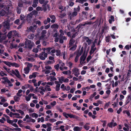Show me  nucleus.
Listing matches in <instances>:
<instances>
[{
  "instance_id": "f257e3e1",
  "label": "nucleus",
  "mask_w": 131,
  "mask_h": 131,
  "mask_svg": "<svg viewBox=\"0 0 131 131\" xmlns=\"http://www.w3.org/2000/svg\"><path fill=\"white\" fill-rule=\"evenodd\" d=\"M34 43L32 42L30 40H28L25 42V48H28L29 49H31Z\"/></svg>"
},
{
  "instance_id": "f03ea898",
  "label": "nucleus",
  "mask_w": 131,
  "mask_h": 131,
  "mask_svg": "<svg viewBox=\"0 0 131 131\" xmlns=\"http://www.w3.org/2000/svg\"><path fill=\"white\" fill-rule=\"evenodd\" d=\"M59 81L60 83H62L63 82L65 83H68L69 82V80L67 78H65L63 76H61L60 78H59Z\"/></svg>"
},
{
  "instance_id": "7ed1b4c3",
  "label": "nucleus",
  "mask_w": 131,
  "mask_h": 131,
  "mask_svg": "<svg viewBox=\"0 0 131 131\" xmlns=\"http://www.w3.org/2000/svg\"><path fill=\"white\" fill-rule=\"evenodd\" d=\"M72 73L74 74L75 76L77 77L80 74L79 69L78 68L74 67L72 70Z\"/></svg>"
},
{
  "instance_id": "20e7f679",
  "label": "nucleus",
  "mask_w": 131,
  "mask_h": 131,
  "mask_svg": "<svg viewBox=\"0 0 131 131\" xmlns=\"http://www.w3.org/2000/svg\"><path fill=\"white\" fill-rule=\"evenodd\" d=\"M83 47H82L81 48L80 52H78V53H77L76 52H75L74 53V54L76 53L77 54L76 56L74 59V61L75 62H77V61H78L79 57L81 55V54L83 52Z\"/></svg>"
},
{
  "instance_id": "39448f33",
  "label": "nucleus",
  "mask_w": 131,
  "mask_h": 131,
  "mask_svg": "<svg viewBox=\"0 0 131 131\" xmlns=\"http://www.w3.org/2000/svg\"><path fill=\"white\" fill-rule=\"evenodd\" d=\"M59 63L60 66L59 69L60 70L63 71L64 70H67L68 69V67H64V64L61 61H59Z\"/></svg>"
},
{
  "instance_id": "423d86ee",
  "label": "nucleus",
  "mask_w": 131,
  "mask_h": 131,
  "mask_svg": "<svg viewBox=\"0 0 131 131\" xmlns=\"http://www.w3.org/2000/svg\"><path fill=\"white\" fill-rule=\"evenodd\" d=\"M47 54L45 53V52H43L39 55V57L41 59L44 60L45 59V58L47 57Z\"/></svg>"
},
{
  "instance_id": "0eeeda50",
  "label": "nucleus",
  "mask_w": 131,
  "mask_h": 131,
  "mask_svg": "<svg viewBox=\"0 0 131 131\" xmlns=\"http://www.w3.org/2000/svg\"><path fill=\"white\" fill-rule=\"evenodd\" d=\"M86 58V56H85L84 54L81 56L80 59V64H82L85 63V60Z\"/></svg>"
},
{
  "instance_id": "6e6552de",
  "label": "nucleus",
  "mask_w": 131,
  "mask_h": 131,
  "mask_svg": "<svg viewBox=\"0 0 131 131\" xmlns=\"http://www.w3.org/2000/svg\"><path fill=\"white\" fill-rule=\"evenodd\" d=\"M47 79L48 81L50 80V81L56 80L57 79L54 76H52L50 75H48L47 77Z\"/></svg>"
},
{
  "instance_id": "1a4fd4ad",
  "label": "nucleus",
  "mask_w": 131,
  "mask_h": 131,
  "mask_svg": "<svg viewBox=\"0 0 131 131\" xmlns=\"http://www.w3.org/2000/svg\"><path fill=\"white\" fill-rule=\"evenodd\" d=\"M7 122L9 124H11L12 126L15 127H18V125L16 123H13V120L9 119L7 121Z\"/></svg>"
},
{
  "instance_id": "9d476101",
  "label": "nucleus",
  "mask_w": 131,
  "mask_h": 131,
  "mask_svg": "<svg viewBox=\"0 0 131 131\" xmlns=\"http://www.w3.org/2000/svg\"><path fill=\"white\" fill-rule=\"evenodd\" d=\"M3 25L4 27L6 29H8L9 28V23L8 20L4 22Z\"/></svg>"
},
{
  "instance_id": "9b49d317",
  "label": "nucleus",
  "mask_w": 131,
  "mask_h": 131,
  "mask_svg": "<svg viewBox=\"0 0 131 131\" xmlns=\"http://www.w3.org/2000/svg\"><path fill=\"white\" fill-rule=\"evenodd\" d=\"M39 89L41 90V91H39L40 92V93L42 95H43V92H45V88H44V87L43 86H41L39 87Z\"/></svg>"
},
{
  "instance_id": "f8f14e48",
  "label": "nucleus",
  "mask_w": 131,
  "mask_h": 131,
  "mask_svg": "<svg viewBox=\"0 0 131 131\" xmlns=\"http://www.w3.org/2000/svg\"><path fill=\"white\" fill-rule=\"evenodd\" d=\"M77 14V13L76 11H74L72 14H70L69 16L70 17L71 19L72 18L76 16Z\"/></svg>"
},
{
  "instance_id": "ddd939ff",
  "label": "nucleus",
  "mask_w": 131,
  "mask_h": 131,
  "mask_svg": "<svg viewBox=\"0 0 131 131\" xmlns=\"http://www.w3.org/2000/svg\"><path fill=\"white\" fill-rule=\"evenodd\" d=\"M15 71L16 72L15 74L16 77L19 78H20L21 76L20 75L19 72L17 70H15Z\"/></svg>"
},
{
  "instance_id": "4468645a",
  "label": "nucleus",
  "mask_w": 131,
  "mask_h": 131,
  "mask_svg": "<svg viewBox=\"0 0 131 131\" xmlns=\"http://www.w3.org/2000/svg\"><path fill=\"white\" fill-rule=\"evenodd\" d=\"M24 64L25 65H27L26 67L29 69H30V68H31L32 66V64L29 63L28 62H25Z\"/></svg>"
},
{
  "instance_id": "2eb2a0df",
  "label": "nucleus",
  "mask_w": 131,
  "mask_h": 131,
  "mask_svg": "<svg viewBox=\"0 0 131 131\" xmlns=\"http://www.w3.org/2000/svg\"><path fill=\"white\" fill-rule=\"evenodd\" d=\"M82 129L81 127H80L78 126L74 127L73 128V130L74 131H81Z\"/></svg>"
},
{
  "instance_id": "dca6fc26",
  "label": "nucleus",
  "mask_w": 131,
  "mask_h": 131,
  "mask_svg": "<svg viewBox=\"0 0 131 131\" xmlns=\"http://www.w3.org/2000/svg\"><path fill=\"white\" fill-rule=\"evenodd\" d=\"M131 100V94H130L127 96V99L126 101V104H128Z\"/></svg>"
},
{
  "instance_id": "f3484780",
  "label": "nucleus",
  "mask_w": 131,
  "mask_h": 131,
  "mask_svg": "<svg viewBox=\"0 0 131 131\" xmlns=\"http://www.w3.org/2000/svg\"><path fill=\"white\" fill-rule=\"evenodd\" d=\"M60 32L61 33L60 34V36L61 37H62V38L63 39L65 40L66 39V38L64 36H63V35H64V32H63V31L61 29L60 30Z\"/></svg>"
},
{
  "instance_id": "a211bd4d",
  "label": "nucleus",
  "mask_w": 131,
  "mask_h": 131,
  "mask_svg": "<svg viewBox=\"0 0 131 131\" xmlns=\"http://www.w3.org/2000/svg\"><path fill=\"white\" fill-rule=\"evenodd\" d=\"M37 73L34 72L32 73V74L29 75V78L30 79H31L33 78H35L36 77L37 75Z\"/></svg>"
},
{
  "instance_id": "6ab92c4d",
  "label": "nucleus",
  "mask_w": 131,
  "mask_h": 131,
  "mask_svg": "<svg viewBox=\"0 0 131 131\" xmlns=\"http://www.w3.org/2000/svg\"><path fill=\"white\" fill-rule=\"evenodd\" d=\"M23 91V90L21 89L19 90L18 91V92L17 93V95L19 97L21 96L22 95V94H21V93Z\"/></svg>"
},
{
  "instance_id": "aec40b11",
  "label": "nucleus",
  "mask_w": 131,
  "mask_h": 131,
  "mask_svg": "<svg viewBox=\"0 0 131 131\" xmlns=\"http://www.w3.org/2000/svg\"><path fill=\"white\" fill-rule=\"evenodd\" d=\"M29 84H25L21 87V89L23 90H25L29 88Z\"/></svg>"
},
{
  "instance_id": "412c9836",
  "label": "nucleus",
  "mask_w": 131,
  "mask_h": 131,
  "mask_svg": "<svg viewBox=\"0 0 131 131\" xmlns=\"http://www.w3.org/2000/svg\"><path fill=\"white\" fill-rule=\"evenodd\" d=\"M38 0H34L32 6L34 7H36L38 3Z\"/></svg>"
},
{
  "instance_id": "4be33fe9",
  "label": "nucleus",
  "mask_w": 131,
  "mask_h": 131,
  "mask_svg": "<svg viewBox=\"0 0 131 131\" xmlns=\"http://www.w3.org/2000/svg\"><path fill=\"white\" fill-rule=\"evenodd\" d=\"M30 69L26 67H25L24 69V72L26 74H28L29 73Z\"/></svg>"
},
{
  "instance_id": "5701e85b",
  "label": "nucleus",
  "mask_w": 131,
  "mask_h": 131,
  "mask_svg": "<svg viewBox=\"0 0 131 131\" xmlns=\"http://www.w3.org/2000/svg\"><path fill=\"white\" fill-rule=\"evenodd\" d=\"M96 47H95L94 48L91 47V50L90 52V55H91L93 53V52L96 50Z\"/></svg>"
},
{
  "instance_id": "b1692460",
  "label": "nucleus",
  "mask_w": 131,
  "mask_h": 131,
  "mask_svg": "<svg viewBox=\"0 0 131 131\" xmlns=\"http://www.w3.org/2000/svg\"><path fill=\"white\" fill-rule=\"evenodd\" d=\"M3 62L6 65L9 67H10L12 66V62L8 61H3Z\"/></svg>"
},
{
  "instance_id": "393cba45",
  "label": "nucleus",
  "mask_w": 131,
  "mask_h": 131,
  "mask_svg": "<svg viewBox=\"0 0 131 131\" xmlns=\"http://www.w3.org/2000/svg\"><path fill=\"white\" fill-rule=\"evenodd\" d=\"M45 91H51V89L50 88V86L48 85H46L45 86Z\"/></svg>"
},
{
  "instance_id": "a878e982",
  "label": "nucleus",
  "mask_w": 131,
  "mask_h": 131,
  "mask_svg": "<svg viewBox=\"0 0 131 131\" xmlns=\"http://www.w3.org/2000/svg\"><path fill=\"white\" fill-rule=\"evenodd\" d=\"M114 21V17L111 15L110 16V19L109 20V22L110 24H111L112 21Z\"/></svg>"
},
{
  "instance_id": "bb28decb",
  "label": "nucleus",
  "mask_w": 131,
  "mask_h": 131,
  "mask_svg": "<svg viewBox=\"0 0 131 131\" xmlns=\"http://www.w3.org/2000/svg\"><path fill=\"white\" fill-rule=\"evenodd\" d=\"M2 79L4 80V82H3V83H4L5 82H8L9 83V80L8 78L7 77H3Z\"/></svg>"
},
{
  "instance_id": "cd10ccee",
  "label": "nucleus",
  "mask_w": 131,
  "mask_h": 131,
  "mask_svg": "<svg viewBox=\"0 0 131 131\" xmlns=\"http://www.w3.org/2000/svg\"><path fill=\"white\" fill-rule=\"evenodd\" d=\"M38 122L39 123L41 121V122H43L45 121L44 118L43 117H41L40 118H38L37 119Z\"/></svg>"
},
{
  "instance_id": "c85d7f7f",
  "label": "nucleus",
  "mask_w": 131,
  "mask_h": 131,
  "mask_svg": "<svg viewBox=\"0 0 131 131\" xmlns=\"http://www.w3.org/2000/svg\"><path fill=\"white\" fill-rule=\"evenodd\" d=\"M30 115L32 117H35V118H37L38 117V115L35 113H33L31 115Z\"/></svg>"
},
{
  "instance_id": "c756f323",
  "label": "nucleus",
  "mask_w": 131,
  "mask_h": 131,
  "mask_svg": "<svg viewBox=\"0 0 131 131\" xmlns=\"http://www.w3.org/2000/svg\"><path fill=\"white\" fill-rule=\"evenodd\" d=\"M69 117L70 118H73L76 119H78V116L71 114H69Z\"/></svg>"
},
{
  "instance_id": "7c9ffc66",
  "label": "nucleus",
  "mask_w": 131,
  "mask_h": 131,
  "mask_svg": "<svg viewBox=\"0 0 131 131\" xmlns=\"http://www.w3.org/2000/svg\"><path fill=\"white\" fill-rule=\"evenodd\" d=\"M39 3L41 4H42L43 3L45 5H46L47 3V0H39Z\"/></svg>"
},
{
  "instance_id": "2f4dec72",
  "label": "nucleus",
  "mask_w": 131,
  "mask_h": 131,
  "mask_svg": "<svg viewBox=\"0 0 131 131\" xmlns=\"http://www.w3.org/2000/svg\"><path fill=\"white\" fill-rule=\"evenodd\" d=\"M16 111L19 113L21 115H25V113L24 112L20 110H16Z\"/></svg>"
},
{
  "instance_id": "473e14b6",
  "label": "nucleus",
  "mask_w": 131,
  "mask_h": 131,
  "mask_svg": "<svg viewBox=\"0 0 131 131\" xmlns=\"http://www.w3.org/2000/svg\"><path fill=\"white\" fill-rule=\"evenodd\" d=\"M11 66L15 67H19V65L15 63H12Z\"/></svg>"
},
{
  "instance_id": "72a5a7b5",
  "label": "nucleus",
  "mask_w": 131,
  "mask_h": 131,
  "mask_svg": "<svg viewBox=\"0 0 131 131\" xmlns=\"http://www.w3.org/2000/svg\"><path fill=\"white\" fill-rule=\"evenodd\" d=\"M123 113L124 114L126 113L128 116H130V113L127 110H124L123 111Z\"/></svg>"
},
{
  "instance_id": "f704fd0d",
  "label": "nucleus",
  "mask_w": 131,
  "mask_h": 131,
  "mask_svg": "<svg viewBox=\"0 0 131 131\" xmlns=\"http://www.w3.org/2000/svg\"><path fill=\"white\" fill-rule=\"evenodd\" d=\"M9 128L5 125H3V127L2 129L4 130L9 131Z\"/></svg>"
},
{
  "instance_id": "c9c22d12",
  "label": "nucleus",
  "mask_w": 131,
  "mask_h": 131,
  "mask_svg": "<svg viewBox=\"0 0 131 131\" xmlns=\"http://www.w3.org/2000/svg\"><path fill=\"white\" fill-rule=\"evenodd\" d=\"M62 73L63 74L66 75L68 74V73L70 74L71 73V72L70 70H68L67 71H63L62 72Z\"/></svg>"
},
{
  "instance_id": "e433bc0d",
  "label": "nucleus",
  "mask_w": 131,
  "mask_h": 131,
  "mask_svg": "<svg viewBox=\"0 0 131 131\" xmlns=\"http://www.w3.org/2000/svg\"><path fill=\"white\" fill-rule=\"evenodd\" d=\"M7 101V100L5 99L4 98H3L1 99V102H0V104L2 105L3 104L4 102H5Z\"/></svg>"
},
{
  "instance_id": "4c0bfd02",
  "label": "nucleus",
  "mask_w": 131,
  "mask_h": 131,
  "mask_svg": "<svg viewBox=\"0 0 131 131\" xmlns=\"http://www.w3.org/2000/svg\"><path fill=\"white\" fill-rule=\"evenodd\" d=\"M14 99L15 101L17 102L19 101L20 98L19 97L15 96L14 97Z\"/></svg>"
},
{
  "instance_id": "58836bf2",
  "label": "nucleus",
  "mask_w": 131,
  "mask_h": 131,
  "mask_svg": "<svg viewBox=\"0 0 131 131\" xmlns=\"http://www.w3.org/2000/svg\"><path fill=\"white\" fill-rule=\"evenodd\" d=\"M13 35H17L19 37L20 35L17 32V31H12Z\"/></svg>"
},
{
  "instance_id": "ea45409f",
  "label": "nucleus",
  "mask_w": 131,
  "mask_h": 131,
  "mask_svg": "<svg viewBox=\"0 0 131 131\" xmlns=\"http://www.w3.org/2000/svg\"><path fill=\"white\" fill-rule=\"evenodd\" d=\"M6 14V12L5 10H2L0 12V16H4Z\"/></svg>"
},
{
  "instance_id": "a19ab883",
  "label": "nucleus",
  "mask_w": 131,
  "mask_h": 131,
  "mask_svg": "<svg viewBox=\"0 0 131 131\" xmlns=\"http://www.w3.org/2000/svg\"><path fill=\"white\" fill-rule=\"evenodd\" d=\"M60 65L58 63L57 65H55L54 66V68L57 71H58L59 70V68Z\"/></svg>"
},
{
  "instance_id": "79ce46f5",
  "label": "nucleus",
  "mask_w": 131,
  "mask_h": 131,
  "mask_svg": "<svg viewBox=\"0 0 131 131\" xmlns=\"http://www.w3.org/2000/svg\"><path fill=\"white\" fill-rule=\"evenodd\" d=\"M0 7H3L5 9L8 11L9 9V7H6L5 6H4L3 5L0 4Z\"/></svg>"
},
{
  "instance_id": "37998d69",
  "label": "nucleus",
  "mask_w": 131,
  "mask_h": 131,
  "mask_svg": "<svg viewBox=\"0 0 131 131\" xmlns=\"http://www.w3.org/2000/svg\"><path fill=\"white\" fill-rule=\"evenodd\" d=\"M63 59H65L67 56V52L64 51L63 53Z\"/></svg>"
},
{
  "instance_id": "c03bdc74",
  "label": "nucleus",
  "mask_w": 131,
  "mask_h": 131,
  "mask_svg": "<svg viewBox=\"0 0 131 131\" xmlns=\"http://www.w3.org/2000/svg\"><path fill=\"white\" fill-rule=\"evenodd\" d=\"M58 26L56 24H54L52 25L51 26V27L52 28H54L56 29L58 28Z\"/></svg>"
},
{
  "instance_id": "a18cd8bd",
  "label": "nucleus",
  "mask_w": 131,
  "mask_h": 131,
  "mask_svg": "<svg viewBox=\"0 0 131 131\" xmlns=\"http://www.w3.org/2000/svg\"><path fill=\"white\" fill-rule=\"evenodd\" d=\"M60 84L57 85L56 86V90L57 91H58L60 89Z\"/></svg>"
},
{
  "instance_id": "49530a36",
  "label": "nucleus",
  "mask_w": 131,
  "mask_h": 131,
  "mask_svg": "<svg viewBox=\"0 0 131 131\" xmlns=\"http://www.w3.org/2000/svg\"><path fill=\"white\" fill-rule=\"evenodd\" d=\"M0 75L2 77H3L4 76H7V74L5 73L3 71H1L0 72Z\"/></svg>"
},
{
  "instance_id": "de8ad7c7",
  "label": "nucleus",
  "mask_w": 131,
  "mask_h": 131,
  "mask_svg": "<svg viewBox=\"0 0 131 131\" xmlns=\"http://www.w3.org/2000/svg\"><path fill=\"white\" fill-rule=\"evenodd\" d=\"M75 42V41L74 40H73V39H71L69 42V45H70V46H71L72 44L74 43Z\"/></svg>"
},
{
  "instance_id": "09e8293b",
  "label": "nucleus",
  "mask_w": 131,
  "mask_h": 131,
  "mask_svg": "<svg viewBox=\"0 0 131 131\" xmlns=\"http://www.w3.org/2000/svg\"><path fill=\"white\" fill-rule=\"evenodd\" d=\"M80 8L79 6H78V7L77 8L75 7L74 9V11H76V12H79L80 11Z\"/></svg>"
},
{
  "instance_id": "8fccbe9b",
  "label": "nucleus",
  "mask_w": 131,
  "mask_h": 131,
  "mask_svg": "<svg viewBox=\"0 0 131 131\" xmlns=\"http://www.w3.org/2000/svg\"><path fill=\"white\" fill-rule=\"evenodd\" d=\"M35 30V29L34 28V27L32 26H30L29 29V31L32 32L34 31Z\"/></svg>"
},
{
  "instance_id": "3c124183",
  "label": "nucleus",
  "mask_w": 131,
  "mask_h": 131,
  "mask_svg": "<svg viewBox=\"0 0 131 131\" xmlns=\"http://www.w3.org/2000/svg\"><path fill=\"white\" fill-rule=\"evenodd\" d=\"M32 15L31 13L28 14L27 16V19H30L32 17Z\"/></svg>"
},
{
  "instance_id": "603ef678",
  "label": "nucleus",
  "mask_w": 131,
  "mask_h": 131,
  "mask_svg": "<svg viewBox=\"0 0 131 131\" xmlns=\"http://www.w3.org/2000/svg\"><path fill=\"white\" fill-rule=\"evenodd\" d=\"M52 49L51 48H48L46 49L47 52L48 54H50L51 53V50Z\"/></svg>"
},
{
  "instance_id": "864d4df0",
  "label": "nucleus",
  "mask_w": 131,
  "mask_h": 131,
  "mask_svg": "<svg viewBox=\"0 0 131 131\" xmlns=\"http://www.w3.org/2000/svg\"><path fill=\"white\" fill-rule=\"evenodd\" d=\"M34 22L36 24H38L39 26H40L41 25V22L39 20H37L36 21H34Z\"/></svg>"
},
{
  "instance_id": "5fc2aeb1",
  "label": "nucleus",
  "mask_w": 131,
  "mask_h": 131,
  "mask_svg": "<svg viewBox=\"0 0 131 131\" xmlns=\"http://www.w3.org/2000/svg\"><path fill=\"white\" fill-rule=\"evenodd\" d=\"M25 99H26V100L27 101H28L30 100V99H31V97H30L29 94L28 95V96H26L25 97Z\"/></svg>"
},
{
  "instance_id": "6e6d98bb",
  "label": "nucleus",
  "mask_w": 131,
  "mask_h": 131,
  "mask_svg": "<svg viewBox=\"0 0 131 131\" xmlns=\"http://www.w3.org/2000/svg\"><path fill=\"white\" fill-rule=\"evenodd\" d=\"M110 103V102L106 103L104 105V108L106 109Z\"/></svg>"
},
{
  "instance_id": "4d7b16f0",
  "label": "nucleus",
  "mask_w": 131,
  "mask_h": 131,
  "mask_svg": "<svg viewBox=\"0 0 131 131\" xmlns=\"http://www.w3.org/2000/svg\"><path fill=\"white\" fill-rule=\"evenodd\" d=\"M49 121L51 123H53L57 121V120L54 118H50V119Z\"/></svg>"
},
{
  "instance_id": "13d9d810",
  "label": "nucleus",
  "mask_w": 131,
  "mask_h": 131,
  "mask_svg": "<svg viewBox=\"0 0 131 131\" xmlns=\"http://www.w3.org/2000/svg\"><path fill=\"white\" fill-rule=\"evenodd\" d=\"M63 115L66 118H68L69 117V114H67L65 112H63Z\"/></svg>"
},
{
  "instance_id": "bf43d9fd",
  "label": "nucleus",
  "mask_w": 131,
  "mask_h": 131,
  "mask_svg": "<svg viewBox=\"0 0 131 131\" xmlns=\"http://www.w3.org/2000/svg\"><path fill=\"white\" fill-rule=\"evenodd\" d=\"M50 98H57L58 97L55 94H52L50 96Z\"/></svg>"
},
{
  "instance_id": "052dcab7",
  "label": "nucleus",
  "mask_w": 131,
  "mask_h": 131,
  "mask_svg": "<svg viewBox=\"0 0 131 131\" xmlns=\"http://www.w3.org/2000/svg\"><path fill=\"white\" fill-rule=\"evenodd\" d=\"M13 35L12 31H10L8 33V34L7 36L9 38H10L11 37L12 35Z\"/></svg>"
},
{
  "instance_id": "680f3d73",
  "label": "nucleus",
  "mask_w": 131,
  "mask_h": 131,
  "mask_svg": "<svg viewBox=\"0 0 131 131\" xmlns=\"http://www.w3.org/2000/svg\"><path fill=\"white\" fill-rule=\"evenodd\" d=\"M77 47V46L75 45H74L73 47H71L70 49L72 51L74 50H75Z\"/></svg>"
},
{
  "instance_id": "e2e57ef3",
  "label": "nucleus",
  "mask_w": 131,
  "mask_h": 131,
  "mask_svg": "<svg viewBox=\"0 0 131 131\" xmlns=\"http://www.w3.org/2000/svg\"><path fill=\"white\" fill-rule=\"evenodd\" d=\"M56 51V55L57 56H58L60 55L61 53L60 50H57Z\"/></svg>"
},
{
  "instance_id": "0e129e2a",
  "label": "nucleus",
  "mask_w": 131,
  "mask_h": 131,
  "mask_svg": "<svg viewBox=\"0 0 131 131\" xmlns=\"http://www.w3.org/2000/svg\"><path fill=\"white\" fill-rule=\"evenodd\" d=\"M29 113H30L33 112H34L35 111V110L34 109L32 108H29L28 110Z\"/></svg>"
},
{
  "instance_id": "69168bd1",
  "label": "nucleus",
  "mask_w": 131,
  "mask_h": 131,
  "mask_svg": "<svg viewBox=\"0 0 131 131\" xmlns=\"http://www.w3.org/2000/svg\"><path fill=\"white\" fill-rule=\"evenodd\" d=\"M64 126L63 125L59 127V129L61 130V131H65L64 129Z\"/></svg>"
},
{
  "instance_id": "338daca9",
  "label": "nucleus",
  "mask_w": 131,
  "mask_h": 131,
  "mask_svg": "<svg viewBox=\"0 0 131 131\" xmlns=\"http://www.w3.org/2000/svg\"><path fill=\"white\" fill-rule=\"evenodd\" d=\"M84 128L86 130H88L90 128V126L85 124L84 126Z\"/></svg>"
},
{
  "instance_id": "774afa93",
  "label": "nucleus",
  "mask_w": 131,
  "mask_h": 131,
  "mask_svg": "<svg viewBox=\"0 0 131 131\" xmlns=\"http://www.w3.org/2000/svg\"><path fill=\"white\" fill-rule=\"evenodd\" d=\"M56 102L55 101H53V102L50 103V105L52 106H53L56 105Z\"/></svg>"
}]
</instances>
